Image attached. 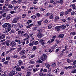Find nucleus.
Instances as JSON below:
<instances>
[{"label":"nucleus","instance_id":"1","mask_svg":"<svg viewBox=\"0 0 76 76\" xmlns=\"http://www.w3.org/2000/svg\"><path fill=\"white\" fill-rule=\"evenodd\" d=\"M17 72L18 71L16 69H13L12 71L10 72L8 76H13V75H15Z\"/></svg>","mask_w":76,"mask_h":76},{"label":"nucleus","instance_id":"2","mask_svg":"<svg viewBox=\"0 0 76 76\" xmlns=\"http://www.w3.org/2000/svg\"><path fill=\"white\" fill-rule=\"evenodd\" d=\"M46 58H47V55L46 54H44L41 58V59L43 61H45L46 60Z\"/></svg>","mask_w":76,"mask_h":76},{"label":"nucleus","instance_id":"3","mask_svg":"<svg viewBox=\"0 0 76 76\" xmlns=\"http://www.w3.org/2000/svg\"><path fill=\"white\" fill-rule=\"evenodd\" d=\"M10 45L11 47H14L16 45V42L14 41H12L10 43Z\"/></svg>","mask_w":76,"mask_h":76},{"label":"nucleus","instance_id":"4","mask_svg":"<svg viewBox=\"0 0 76 76\" xmlns=\"http://www.w3.org/2000/svg\"><path fill=\"white\" fill-rule=\"evenodd\" d=\"M54 41V40L53 39H51L49 40L47 42V44H50L52 43Z\"/></svg>","mask_w":76,"mask_h":76},{"label":"nucleus","instance_id":"5","mask_svg":"<svg viewBox=\"0 0 76 76\" xmlns=\"http://www.w3.org/2000/svg\"><path fill=\"white\" fill-rule=\"evenodd\" d=\"M26 51L25 50L23 49L20 52V55H24L25 54Z\"/></svg>","mask_w":76,"mask_h":76},{"label":"nucleus","instance_id":"6","mask_svg":"<svg viewBox=\"0 0 76 76\" xmlns=\"http://www.w3.org/2000/svg\"><path fill=\"white\" fill-rule=\"evenodd\" d=\"M39 43L40 44H41V45H42L43 46L44 45V44L45 43H44V40L43 39H41L39 41Z\"/></svg>","mask_w":76,"mask_h":76},{"label":"nucleus","instance_id":"7","mask_svg":"<svg viewBox=\"0 0 76 76\" xmlns=\"http://www.w3.org/2000/svg\"><path fill=\"white\" fill-rule=\"evenodd\" d=\"M61 28V27L60 26H56L55 28V29L56 31H60V30Z\"/></svg>","mask_w":76,"mask_h":76},{"label":"nucleus","instance_id":"8","mask_svg":"<svg viewBox=\"0 0 76 76\" xmlns=\"http://www.w3.org/2000/svg\"><path fill=\"white\" fill-rule=\"evenodd\" d=\"M9 27V23H5L4 24L3 26V28H7Z\"/></svg>","mask_w":76,"mask_h":76},{"label":"nucleus","instance_id":"9","mask_svg":"<svg viewBox=\"0 0 76 76\" xmlns=\"http://www.w3.org/2000/svg\"><path fill=\"white\" fill-rule=\"evenodd\" d=\"M5 38V35L4 34H3L1 33H0V39H2Z\"/></svg>","mask_w":76,"mask_h":76},{"label":"nucleus","instance_id":"10","mask_svg":"<svg viewBox=\"0 0 76 76\" xmlns=\"http://www.w3.org/2000/svg\"><path fill=\"white\" fill-rule=\"evenodd\" d=\"M15 42H18V44H22V40H20L19 39H15Z\"/></svg>","mask_w":76,"mask_h":76},{"label":"nucleus","instance_id":"11","mask_svg":"<svg viewBox=\"0 0 76 76\" xmlns=\"http://www.w3.org/2000/svg\"><path fill=\"white\" fill-rule=\"evenodd\" d=\"M3 44L4 45H6L7 46H9V45H10V44H9V42H3Z\"/></svg>","mask_w":76,"mask_h":76},{"label":"nucleus","instance_id":"12","mask_svg":"<svg viewBox=\"0 0 76 76\" xmlns=\"http://www.w3.org/2000/svg\"><path fill=\"white\" fill-rule=\"evenodd\" d=\"M37 37L38 38H41L43 37V34L41 33H39L37 35Z\"/></svg>","mask_w":76,"mask_h":76},{"label":"nucleus","instance_id":"13","mask_svg":"<svg viewBox=\"0 0 76 76\" xmlns=\"http://www.w3.org/2000/svg\"><path fill=\"white\" fill-rule=\"evenodd\" d=\"M66 61L68 63H72L73 61V60L72 59L70 60L69 58H67L66 59Z\"/></svg>","mask_w":76,"mask_h":76},{"label":"nucleus","instance_id":"14","mask_svg":"<svg viewBox=\"0 0 76 76\" xmlns=\"http://www.w3.org/2000/svg\"><path fill=\"white\" fill-rule=\"evenodd\" d=\"M58 1V3H60L61 4H63L64 1L63 0H56Z\"/></svg>","mask_w":76,"mask_h":76},{"label":"nucleus","instance_id":"15","mask_svg":"<svg viewBox=\"0 0 76 76\" xmlns=\"http://www.w3.org/2000/svg\"><path fill=\"white\" fill-rule=\"evenodd\" d=\"M63 37H64V34H60L58 36V38H63Z\"/></svg>","mask_w":76,"mask_h":76},{"label":"nucleus","instance_id":"16","mask_svg":"<svg viewBox=\"0 0 76 76\" xmlns=\"http://www.w3.org/2000/svg\"><path fill=\"white\" fill-rule=\"evenodd\" d=\"M16 69V70H17L18 72H19L20 71H21V70H22V69H21V68L20 67H17Z\"/></svg>","mask_w":76,"mask_h":76},{"label":"nucleus","instance_id":"17","mask_svg":"<svg viewBox=\"0 0 76 76\" xmlns=\"http://www.w3.org/2000/svg\"><path fill=\"white\" fill-rule=\"evenodd\" d=\"M11 30V28H7V30L6 31L4 32V33H8L9 32V31H10Z\"/></svg>","mask_w":76,"mask_h":76},{"label":"nucleus","instance_id":"18","mask_svg":"<svg viewBox=\"0 0 76 76\" xmlns=\"http://www.w3.org/2000/svg\"><path fill=\"white\" fill-rule=\"evenodd\" d=\"M8 7L9 9H12L13 8V5H12L11 4H10L8 5Z\"/></svg>","mask_w":76,"mask_h":76},{"label":"nucleus","instance_id":"19","mask_svg":"<svg viewBox=\"0 0 76 76\" xmlns=\"http://www.w3.org/2000/svg\"><path fill=\"white\" fill-rule=\"evenodd\" d=\"M30 64H35V62L33 61L31 59L30 60V62H29Z\"/></svg>","mask_w":76,"mask_h":76},{"label":"nucleus","instance_id":"20","mask_svg":"<svg viewBox=\"0 0 76 76\" xmlns=\"http://www.w3.org/2000/svg\"><path fill=\"white\" fill-rule=\"evenodd\" d=\"M49 18L50 19H52L53 18V14H51L49 16Z\"/></svg>","mask_w":76,"mask_h":76},{"label":"nucleus","instance_id":"21","mask_svg":"<svg viewBox=\"0 0 76 76\" xmlns=\"http://www.w3.org/2000/svg\"><path fill=\"white\" fill-rule=\"evenodd\" d=\"M18 64L19 65H21L23 64V62L21 60H19L18 61Z\"/></svg>","mask_w":76,"mask_h":76},{"label":"nucleus","instance_id":"22","mask_svg":"<svg viewBox=\"0 0 76 76\" xmlns=\"http://www.w3.org/2000/svg\"><path fill=\"white\" fill-rule=\"evenodd\" d=\"M60 26L62 29H65L66 28V25L65 24H64L62 26Z\"/></svg>","mask_w":76,"mask_h":76},{"label":"nucleus","instance_id":"23","mask_svg":"<svg viewBox=\"0 0 76 76\" xmlns=\"http://www.w3.org/2000/svg\"><path fill=\"white\" fill-rule=\"evenodd\" d=\"M15 33V30L12 29L11 31L10 32V34H13V33Z\"/></svg>","mask_w":76,"mask_h":76},{"label":"nucleus","instance_id":"24","mask_svg":"<svg viewBox=\"0 0 76 76\" xmlns=\"http://www.w3.org/2000/svg\"><path fill=\"white\" fill-rule=\"evenodd\" d=\"M13 25H14L13 24H10L9 23V26L8 28H12V27L13 26Z\"/></svg>","mask_w":76,"mask_h":76},{"label":"nucleus","instance_id":"25","mask_svg":"<svg viewBox=\"0 0 76 76\" xmlns=\"http://www.w3.org/2000/svg\"><path fill=\"white\" fill-rule=\"evenodd\" d=\"M76 32H72L70 34L72 36L75 35H76Z\"/></svg>","mask_w":76,"mask_h":76},{"label":"nucleus","instance_id":"26","mask_svg":"<svg viewBox=\"0 0 76 76\" xmlns=\"http://www.w3.org/2000/svg\"><path fill=\"white\" fill-rule=\"evenodd\" d=\"M31 18H32L33 19H35L36 18V16L35 15H34L31 17Z\"/></svg>","mask_w":76,"mask_h":76},{"label":"nucleus","instance_id":"27","mask_svg":"<svg viewBox=\"0 0 76 76\" xmlns=\"http://www.w3.org/2000/svg\"><path fill=\"white\" fill-rule=\"evenodd\" d=\"M31 72H27V74L26 76H30V75H31Z\"/></svg>","mask_w":76,"mask_h":76},{"label":"nucleus","instance_id":"28","mask_svg":"<svg viewBox=\"0 0 76 76\" xmlns=\"http://www.w3.org/2000/svg\"><path fill=\"white\" fill-rule=\"evenodd\" d=\"M37 23L38 25H39V26H40V25H41L42 24L41 22V21H38L37 22Z\"/></svg>","mask_w":76,"mask_h":76},{"label":"nucleus","instance_id":"29","mask_svg":"<svg viewBox=\"0 0 76 76\" xmlns=\"http://www.w3.org/2000/svg\"><path fill=\"white\" fill-rule=\"evenodd\" d=\"M50 15V12L47 13L45 15V17H48Z\"/></svg>","mask_w":76,"mask_h":76},{"label":"nucleus","instance_id":"30","mask_svg":"<svg viewBox=\"0 0 76 76\" xmlns=\"http://www.w3.org/2000/svg\"><path fill=\"white\" fill-rule=\"evenodd\" d=\"M39 69H37V68H34L33 69V72H37V71H38V70H39Z\"/></svg>","mask_w":76,"mask_h":76},{"label":"nucleus","instance_id":"31","mask_svg":"<svg viewBox=\"0 0 76 76\" xmlns=\"http://www.w3.org/2000/svg\"><path fill=\"white\" fill-rule=\"evenodd\" d=\"M24 33V31H21V33L20 35L22 37H23L24 36V34H23V33Z\"/></svg>","mask_w":76,"mask_h":76},{"label":"nucleus","instance_id":"32","mask_svg":"<svg viewBox=\"0 0 76 76\" xmlns=\"http://www.w3.org/2000/svg\"><path fill=\"white\" fill-rule=\"evenodd\" d=\"M37 31L38 32L39 34L40 33H41V32H42V30L40 29H39L37 30Z\"/></svg>","mask_w":76,"mask_h":76},{"label":"nucleus","instance_id":"33","mask_svg":"<svg viewBox=\"0 0 76 76\" xmlns=\"http://www.w3.org/2000/svg\"><path fill=\"white\" fill-rule=\"evenodd\" d=\"M56 46H57L56 45H54L52 47V48L53 49V50H55V49L56 48Z\"/></svg>","mask_w":76,"mask_h":76},{"label":"nucleus","instance_id":"34","mask_svg":"<svg viewBox=\"0 0 76 76\" xmlns=\"http://www.w3.org/2000/svg\"><path fill=\"white\" fill-rule=\"evenodd\" d=\"M54 49H52V48H51L49 50V52H50V53H51V52H52V51H54Z\"/></svg>","mask_w":76,"mask_h":76},{"label":"nucleus","instance_id":"35","mask_svg":"<svg viewBox=\"0 0 76 76\" xmlns=\"http://www.w3.org/2000/svg\"><path fill=\"white\" fill-rule=\"evenodd\" d=\"M22 48L21 47L19 48L17 50L18 52H19L20 51H21L22 50Z\"/></svg>","mask_w":76,"mask_h":76},{"label":"nucleus","instance_id":"36","mask_svg":"<svg viewBox=\"0 0 76 76\" xmlns=\"http://www.w3.org/2000/svg\"><path fill=\"white\" fill-rule=\"evenodd\" d=\"M34 66V65H30L28 66V67L27 68V69H31L33 67V66Z\"/></svg>","mask_w":76,"mask_h":76},{"label":"nucleus","instance_id":"37","mask_svg":"<svg viewBox=\"0 0 76 76\" xmlns=\"http://www.w3.org/2000/svg\"><path fill=\"white\" fill-rule=\"evenodd\" d=\"M72 73H76V69H75L73 71L71 72Z\"/></svg>","mask_w":76,"mask_h":76},{"label":"nucleus","instance_id":"38","mask_svg":"<svg viewBox=\"0 0 76 76\" xmlns=\"http://www.w3.org/2000/svg\"><path fill=\"white\" fill-rule=\"evenodd\" d=\"M64 13L63 12H60V16H63V15H64Z\"/></svg>","mask_w":76,"mask_h":76},{"label":"nucleus","instance_id":"39","mask_svg":"<svg viewBox=\"0 0 76 76\" xmlns=\"http://www.w3.org/2000/svg\"><path fill=\"white\" fill-rule=\"evenodd\" d=\"M26 8V6H22V9H23V10H25Z\"/></svg>","mask_w":76,"mask_h":76},{"label":"nucleus","instance_id":"40","mask_svg":"<svg viewBox=\"0 0 76 76\" xmlns=\"http://www.w3.org/2000/svg\"><path fill=\"white\" fill-rule=\"evenodd\" d=\"M48 29H51L52 28V25L50 24V25L48 26Z\"/></svg>","mask_w":76,"mask_h":76},{"label":"nucleus","instance_id":"41","mask_svg":"<svg viewBox=\"0 0 76 76\" xmlns=\"http://www.w3.org/2000/svg\"><path fill=\"white\" fill-rule=\"evenodd\" d=\"M6 2H5V5L6 6H8V5H9V3H8V1H5Z\"/></svg>","mask_w":76,"mask_h":76},{"label":"nucleus","instance_id":"42","mask_svg":"<svg viewBox=\"0 0 76 76\" xmlns=\"http://www.w3.org/2000/svg\"><path fill=\"white\" fill-rule=\"evenodd\" d=\"M37 47H36V46H34L33 48V51H35V50H37Z\"/></svg>","mask_w":76,"mask_h":76},{"label":"nucleus","instance_id":"43","mask_svg":"<svg viewBox=\"0 0 76 76\" xmlns=\"http://www.w3.org/2000/svg\"><path fill=\"white\" fill-rule=\"evenodd\" d=\"M64 73V71H62L61 72V73H60V75H63Z\"/></svg>","mask_w":76,"mask_h":76},{"label":"nucleus","instance_id":"44","mask_svg":"<svg viewBox=\"0 0 76 76\" xmlns=\"http://www.w3.org/2000/svg\"><path fill=\"white\" fill-rule=\"evenodd\" d=\"M19 7V6L18 5L15 6L14 8V10H16V9H18Z\"/></svg>","mask_w":76,"mask_h":76},{"label":"nucleus","instance_id":"45","mask_svg":"<svg viewBox=\"0 0 76 76\" xmlns=\"http://www.w3.org/2000/svg\"><path fill=\"white\" fill-rule=\"evenodd\" d=\"M75 4H73L72 5V7L73 9H75Z\"/></svg>","mask_w":76,"mask_h":76},{"label":"nucleus","instance_id":"46","mask_svg":"<svg viewBox=\"0 0 76 76\" xmlns=\"http://www.w3.org/2000/svg\"><path fill=\"white\" fill-rule=\"evenodd\" d=\"M69 13V10L66 11L65 13V15H68Z\"/></svg>","mask_w":76,"mask_h":76},{"label":"nucleus","instance_id":"47","mask_svg":"<svg viewBox=\"0 0 76 76\" xmlns=\"http://www.w3.org/2000/svg\"><path fill=\"white\" fill-rule=\"evenodd\" d=\"M12 23H16V22H17V20L15 19L14 20L12 21Z\"/></svg>","mask_w":76,"mask_h":76},{"label":"nucleus","instance_id":"48","mask_svg":"<svg viewBox=\"0 0 76 76\" xmlns=\"http://www.w3.org/2000/svg\"><path fill=\"white\" fill-rule=\"evenodd\" d=\"M32 22V21L29 20L27 21V22L28 23H31Z\"/></svg>","mask_w":76,"mask_h":76},{"label":"nucleus","instance_id":"49","mask_svg":"<svg viewBox=\"0 0 76 76\" xmlns=\"http://www.w3.org/2000/svg\"><path fill=\"white\" fill-rule=\"evenodd\" d=\"M29 37H30L29 36H28V37H26V38L25 39H24L23 40V41H25V40H26V39H28V38H29Z\"/></svg>","mask_w":76,"mask_h":76},{"label":"nucleus","instance_id":"50","mask_svg":"<svg viewBox=\"0 0 76 76\" xmlns=\"http://www.w3.org/2000/svg\"><path fill=\"white\" fill-rule=\"evenodd\" d=\"M10 58L9 57H7L6 58V60L8 61H9V60H10Z\"/></svg>","mask_w":76,"mask_h":76},{"label":"nucleus","instance_id":"51","mask_svg":"<svg viewBox=\"0 0 76 76\" xmlns=\"http://www.w3.org/2000/svg\"><path fill=\"white\" fill-rule=\"evenodd\" d=\"M18 56L17 55H14V56H13V58H17L18 57Z\"/></svg>","mask_w":76,"mask_h":76},{"label":"nucleus","instance_id":"52","mask_svg":"<svg viewBox=\"0 0 76 76\" xmlns=\"http://www.w3.org/2000/svg\"><path fill=\"white\" fill-rule=\"evenodd\" d=\"M35 56V54H34V55H32L31 56V58H34V57Z\"/></svg>","mask_w":76,"mask_h":76},{"label":"nucleus","instance_id":"53","mask_svg":"<svg viewBox=\"0 0 76 76\" xmlns=\"http://www.w3.org/2000/svg\"><path fill=\"white\" fill-rule=\"evenodd\" d=\"M8 63H9V61H6L4 62V64H7Z\"/></svg>","mask_w":76,"mask_h":76},{"label":"nucleus","instance_id":"54","mask_svg":"<svg viewBox=\"0 0 76 76\" xmlns=\"http://www.w3.org/2000/svg\"><path fill=\"white\" fill-rule=\"evenodd\" d=\"M25 16H26V14H23L22 15V18H24L25 17Z\"/></svg>","mask_w":76,"mask_h":76},{"label":"nucleus","instance_id":"55","mask_svg":"<svg viewBox=\"0 0 76 76\" xmlns=\"http://www.w3.org/2000/svg\"><path fill=\"white\" fill-rule=\"evenodd\" d=\"M33 3L34 4H37V0H35L34 1Z\"/></svg>","mask_w":76,"mask_h":76},{"label":"nucleus","instance_id":"56","mask_svg":"<svg viewBox=\"0 0 76 76\" xmlns=\"http://www.w3.org/2000/svg\"><path fill=\"white\" fill-rule=\"evenodd\" d=\"M39 43V42H38V41H36L34 42V44L35 45H37Z\"/></svg>","mask_w":76,"mask_h":76},{"label":"nucleus","instance_id":"57","mask_svg":"<svg viewBox=\"0 0 76 76\" xmlns=\"http://www.w3.org/2000/svg\"><path fill=\"white\" fill-rule=\"evenodd\" d=\"M26 57V56L23 55L21 56V58H25Z\"/></svg>","mask_w":76,"mask_h":76},{"label":"nucleus","instance_id":"58","mask_svg":"<svg viewBox=\"0 0 76 76\" xmlns=\"http://www.w3.org/2000/svg\"><path fill=\"white\" fill-rule=\"evenodd\" d=\"M55 1V0H50V3H54Z\"/></svg>","mask_w":76,"mask_h":76},{"label":"nucleus","instance_id":"59","mask_svg":"<svg viewBox=\"0 0 76 76\" xmlns=\"http://www.w3.org/2000/svg\"><path fill=\"white\" fill-rule=\"evenodd\" d=\"M10 12L11 14H13V13H16V12H15L14 11H11Z\"/></svg>","mask_w":76,"mask_h":76},{"label":"nucleus","instance_id":"60","mask_svg":"<svg viewBox=\"0 0 76 76\" xmlns=\"http://www.w3.org/2000/svg\"><path fill=\"white\" fill-rule=\"evenodd\" d=\"M60 51V49L57 48L56 50V53H57V52H58V51Z\"/></svg>","mask_w":76,"mask_h":76},{"label":"nucleus","instance_id":"61","mask_svg":"<svg viewBox=\"0 0 76 76\" xmlns=\"http://www.w3.org/2000/svg\"><path fill=\"white\" fill-rule=\"evenodd\" d=\"M21 32L22 31H18V35H20V34H21Z\"/></svg>","mask_w":76,"mask_h":76},{"label":"nucleus","instance_id":"62","mask_svg":"<svg viewBox=\"0 0 76 76\" xmlns=\"http://www.w3.org/2000/svg\"><path fill=\"white\" fill-rule=\"evenodd\" d=\"M36 15L38 17H40V14H39V13H37L36 14Z\"/></svg>","mask_w":76,"mask_h":76},{"label":"nucleus","instance_id":"63","mask_svg":"<svg viewBox=\"0 0 76 76\" xmlns=\"http://www.w3.org/2000/svg\"><path fill=\"white\" fill-rule=\"evenodd\" d=\"M55 19H59V17L58 16H56L55 18Z\"/></svg>","mask_w":76,"mask_h":76},{"label":"nucleus","instance_id":"64","mask_svg":"<svg viewBox=\"0 0 76 76\" xmlns=\"http://www.w3.org/2000/svg\"><path fill=\"white\" fill-rule=\"evenodd\" d=\"M3 17H6V13H4L2 15Z\"/></svg>","mask_w":76,"mask_h":76}]
</instances>
